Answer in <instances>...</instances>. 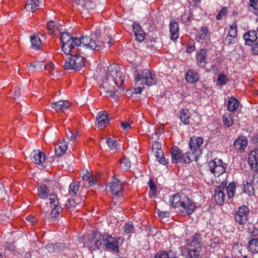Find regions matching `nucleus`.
Segmentation results:
<instances>
[{"mask_svg": "<svg viewBox=\"0 0 258 258\" xmlns=\"http://www.w3.org/2000/svg\"><path fill=\"white\" fill-rule=\"evenodd\" d=\"M133 27L136 40L140 42L143 41L145 37V33L142 30L140 25L138 23L135 22Z\"/></svg>", "mask_w": 258, "mask_h": 258, "instance_id": "obj_26", "label": "nucleus"}, {"mask_svg": "<svg viewBox=\"0 0 258 258\" xmlns=\"http://www.w3.org/2000/svg\"><path fill=\"white\" fill-rule=\"evenodd\" d=\"M31 47L36 50H38L42 46V42L37 34H34L30 37Z\"/></svg>", "mask_w": 258, "mask_h": 258, "instance_id": "obj_29", "label": "nucleus"}, {"mask_svg": "<svg viewBox=\"0 0 258 258\" xmlns=\"http://www.w3.org/2000/svg\"><path fill=\"white\" fill-rule=\"evenodd\" d=\"M66 136L69 139L72 141H76L78 137L77 134L71 130H68V131L66 132Z\"/></svg>", "mask_w": 258, "mask_h": 258, "instance_id": "obj_52", "label": "nucleus"}, {"mask_svg": "<svg viewBox=\"0 0 258 258\" xmlns=\"http://www.w3.org/2000/svg\"><path fill=\"white\" fill-rule=\"evenodd\" d=\"M228 11V7H222V9L220 10V12L216 15V19L217 20H221L224 16L226 15V14H227Z\"/></svg>", "mask_w": 258, "mask_h": 258, "instance_id": "obj_49", "label": "nucleus"}, {"mask_svg": "<svg viewBox=\"0 0 258 258\" xmlns=\"http://www.w3.org/2000/svg\"><path fill=\"white\" fill-rule=\"evenodd\" d=\"M223 121L224 125L227 127L231 126L233 123V120L230 114H225L223 116Z\"/></svg>", "mask_w": 258, "mask_h": 258, "instance_id": "obj_43", "label": "nucleus"}, {"mask_svg": "<svg viewBox=\"0 0 258 258\" xmlns=\"http://www.w3.org/2000/svg\"><path fill=\"white\" fill-rule=\"evenodd\" d=\"M181 20L183 23L188 24L192 20V15L190 11H185L181 16Z\"/></svg>", "mask_w": 258, "mask_h": 258, "instance_id": "obj_40", "label": "nucleus"}, {"mask_svg": "<svg viewBox=\"0 0 258 258\" xmlns=\"http://www.w3.org/2000/svg\"><path fill=\"white\" fill-rule=\"evenodd\" d=\"M248 163L250 165L252 169L258 171V150H253L251 151L248 157Z\"/></svg>", "mask_w": 258, "mask_h": 258, "instance_id": "obj_16", "label": "nucleus"}, {"mask_svg": "<svg viewBox=\"0 0 258 258\" xmlns=\"http://www.w3.org/2000/svg\"><path fill=\"white\" fill-rule=\"evenodd\" d=\"M81 177L84 180L87 181L90 186L97 183V178L93 176L87 170H83L80 173Z\"/></svg>", "mask_w": 258, "mask_h": 258, "instance_id": "obj_22", "label": "nucleus"}, {"mask_svg": "<svg viewBox=\"0 0 258 258\" xmlns=\"http://www.w3.org/2000/svg\"><path fill=\"white\" fill-rule=\"evenodd\" d=\"M121 126L125 131H128L131 128L130 124L127 122H122L121 123Z\"/></svg>", "mask_w": 258, "mask_h": 258, "instance_id": "obj_59", "label": "nucleus"}, {"mask_svg": "<svg viewBox=\"0 0 258 258\" xmlns=\"http://www.w3.org/2000/svg\"><path fill=\"white\" fill-rule=\"evenodd\" d=\"M191 154L189 153H185L184 155L183 154V157L182 158V160L185 163H189L192 161V159L190 157V155Z\"/></svg>", "mask_w": 258, "mask_h": 258, "instance_id": "obj_56", "label": "nucleus"}, {"mask_svg": "<svg viewBox=\"0 0 258 258\" xmlns=\"http://www.w3.org/2000/svg\"><path fill=\"white\" fill-rule=\"evenodd\" d=\"M102 238H103L101 233L93 232L88 236L84 245L91 251L99 249L102 246Z\"/></svg>", "mask_w": 258, "mask_h": 258, "instance_id": "obj_7", "label": "nucleus"}, {"mask_svg": "<svg viewBox=\"0 0 258 258\" xmlns=\"http://www.w3.org/2000/svg\"><path fill=\"white\" fill-rule=\"evenodd\" d=\"M218 81L221 86H223L228 82V79L223 74H219L218 76Z\"/></svg>", "mask_w": 258, "mask_h": 258, "instance_id": "obj_50", "label": "nucleus"}, {"mask_svg": "<svg viewBox=\"0 0 258 258\" xmlns=\"http://www.w3.org/2000/svg\"><path fill=\"white\" fill-rule=\"evenodd\" d=\"M119 164L121 169L128 170L131 167V162L128 158L124 157L119 160Z\"/></svg>", "mask_w": 258, "mask_h": 258, "instance_id": "obj_39", "label": "nucleus"}, {"mask_svg": "<svg viewBox=\"0 0 258 258\" xmlns=\"http://www.w3.org/2000/svg\"><path fill=\"white\" fill-rule=\"evenodd\" d=\"M109 78L106 77L103 78V82L102 83V88L104 91L109 94V96L114 98L115 100L118 99V91H116L114 85L113 83H109Z\"/></svg>", "mask_w": 258, "mask_h": 258, "instance_id": "obj_10", "label": "nucleus"}, {"mask_svg": "<svg viewBox=\"0 0 258 258\" xmlns=\"http://www.w3.org/2000/svg\"><path fill=\"white\" fill-rule=\"evenodd\" d=\"M154 258H178L176 256H171L165 251H161L157 253Z\"/></svg>", "mask_w": 258, "mask_h": 258, "instance_id": "obj_46", "label": "nucleus"}, {"mask_svg": "<svg viewBox=\"0 0 258 258\" xmlns=\"http://www.w3.org/2000/svg\"><path fill=\"white\" fill-rule=\"evenodd\" d=\"M185 79L187 82L194 83V72L192 71L189 70L187 72Z\"/></svg>", "mask_w": 258, "mask_h": 258, "instance_id": "obj_54", "label": "nucleus"}, {"mask_svg": "<svg viewBox=\"0 0 258 258\" xmlns=\"http://www.w3.org/2000/svg\"><path fill=\"white\" fill-rule=\"evenodd\" d=\"M239 106V101L237 99L234 97H231L229 99L227 104V109L230 111L232 112L236 110Z\"/></svg>", "mask_w": 258, "mask_h": 258, "instance_id": "obj_30", "label": "nucleus"}, {"mask_svg": "<svg viewBox=\"0 0 258 258\" xmlns=\"http://www.w3.org/2000/svg\"><path fill=\"white\" fill-rule=\"evenodd\" d=\"M196 141L197 147L200 148L201 145H203L204 143V139H203V138L199 137L196 139Z\"/></svg>", "mask_w": 258, "mask_h": 258, "instance_id": "obj_61", "label": "nucleus"}, {"mask_svg": "<svg viewBox=\"0 0 258 258\" xmlns=\"http://www.w3.org/2000/svg\"><path fill=\"white\" fill-rule=\"evenodd\" d=\"M32 161L37 164H41L45 161V155L40 150H34L31 154Z\"/></svg>", "mask_w": 258, "mask_h": 258, "instance_id": "obj_18", "label": "nucleus"}, {"mask_svg": "<svg viewBox=\"0 0 258 258\" xmlns=\"http://www.w3.org/2000/svg\"><path fill=\"white\" fill-rule=\"evenodd\" d=\"M44 69L48 71L50 73L52 74V72L54 70L55 66L52 63H49L43 65Z\"/></svg>", "mask_w": 258, "mask_h": 258, "instance_id": "obj_55", "label": "nucleus"}, {"mask_svg": "<svg viewBox=\"0 0 258 258\" xmlns=\"http://www.w3.org/2000/svg\"><path fill=\"white\" fill-rule=\"evenodd\" d=\"M70 105V103L67 100H59L52 103L51 107L56 112H63L68 109Z\"/></svg>", "mask_w": 258, "mask_h": 258, "instance_id": "obj_17", "label": "nucleus"}, {"mask_svg": "<svg viewBox=\"0 0 258 258\" xmlns=\"http://www.w3.org/2000/svg\"><path fill=\"white\" fill-rule=\"evenodd\" d=\"M80 185V181H73L69 186V194L72 196H76L79 190Z\"/></svg>", "mask_w": 258, "mask_h": 258, "instance_id": "obj_34", "label": "nucleus"}, {"mask_svg": "<svg viewBox=\"0 0 258 258\" xmlns=\"http://www.w3.org/2000/svg\"><path fill=\"white\" fill-rule=\"evenodd\" d=\"M236 186L235 182H231L229 184L226 189L228 199H230L233 197L236 190Z\"/></svg>", "mask_w": 258, "mask_h": 258, "instance_id": "obj_36", "label": "nucleus"}, {"mask_svg": "<svg viewBox=\"0 0 258 258\" xmlns=\"http://www.w3.org/2000/svg\"><path fill=\"white\" fill-rule=\"evenodd\" d=\"M206 53L205 49H202L198 51L196 54L197 64L200 68H204L206 64Z\"/></svg>", "mask_w": 258, "mask_h": 258, "instance_id": "obj_19", "label": "nucleus"}, {"mask_svg": "<svg viewBox=\"0 0 258 258\" xmlns=\"http://www.w3.org/2000/svg\"><path fill=\"white\" fill-rule=\"evenodd\" d=\"M172 160L173 163H179L182 161L183 154L180 150L176 146L173 147L170 150Z\"/></svg>", "mask_w": 258, "mask_h": 258, "instance_id": "obj_20", "label": "nucleus"}, {"mask_svg": "<svg viewBox=\"0 0 258 258\" xmlns=\"http://www.w3.org/2000/svg\"><path fill=\"white\" fill-rule=\"evenodd\" d=\"M26 219L31 222V223H35L37 222V218H36L35 217L33 216H31V215H29L28 216H27V217L26 218Z\"/></svg>", "mask_w": 258, "mask_h": 258, "instance_id": "obj_62", "label": "nucleus"}, {"mask_svg": "<svg viewBox=\"0 0 258 258\" xmlns=\"http://www.w3.org/2000/svg\"><path fill=\"white\" fill-rule=\"evenodd\" d=\"M158 161L163 165H166L167 163V162L165 158L163 156L162 157H161V158H159V159H158Z\"/></svg>", "mask_w": 258, "mask_h": 258, "instance_id": "obj_63", "label": "nucleus"}, {"mask_svg": "<svg viewBox=\"0 0 258 258\" xmlns=\"http://www.w3.org/2000/svg\"><path fill=\"white\" fill-rule=\"evenodd\" d=\"M169 31L171 39L174 40L178 38L179 26L176 22L172 21L170 23Z\"/></svg>", "mask_w": 258, "mask_h": 258, "instance_id": "obj_25", "label": "nucleus"}, {"mask_svg": "<svg viewBox=\"0 0 258 258\" xmlns=\"http://www.w3.org/2000/svg\"><path fill=\"white\" fill-rule=\"evenodd\" d=\"M119 66L115 63L110 64L107 68V72H106L105 75L102 77L105 78L108 77L109 78V83H111L115 84L118 89H120L124 83V77L122 72L119 70Z\"/></svg>", "mask_w": 258, "mask_h": 258, "instance_id": "obj_3", "label": "nucleus"}, {"mask_svg": "<svg viewBox=\"0 0 258 258\" xmlns=\"http://www.w3.org/2000/svg\"><path fill=\"white\" fill-rule=\"evenodd\" d=\"M77 50L71 52V57L65 60L63 68L65 69L79 70L85 64V58L80 55L74 54Z\"/></svg>", "mask_w": 258, "mask_h": 258, "instance_id": "obj_5", "label": "nucleus"}, {"mask_svg": "<svg viewBox=\"0 0 258 258\" xmlns=\"http://www.w3.org/2000/svg\"><path fill=\"white\" fill-rule=\"evenodd\" d=\"M38 195L40 198L45 199L49 195V189L45 184H41L38 188Z\"/></svg>", "mask_w": 258, "mask_h": 258, "instance_id": "obj_31", "label": "nucleus"}, {"mask_svg": "<svg viewBox=\"0 0 258 258\" xmlns=\"http://www.w3.org/2000/svg\"><path fill=\"white\" fill-rule=\"evenodd\" d=\"M210 171L215 176H219L225 172L226 166L223 164L222 161L216 158L208 163Z\"/></svg>", "mask_w": 258, "mask_h": 258, "instance_id": "obj_8", "label": "nucleus"}, {"mask_svg": "<svg viewBox=\"0 0 258 258\" xmlns=\"http://www.w3.org/2000/svg\"><path fill=\"white\" fill-rule=\"evenodd\" d=\"M21 94L20 89L19 88H15L13 91L11 92V95L14 96L15 98H18Z\"/></svg>", "mask_w": 258, "mask_h": 258, "instance_id": "obj_57", "label": "nucleus"}, {"mask_svg": "<svg viewBox=\"0 0 258 258\" xmlns=\"http://www.w3.org/2000/svg\"><path fill=\"white\" fill-rule=\"evenodd\" d=\"M202 238L198 234L195 235V258L199 256V253L201 249Z\"/></svg>", "mask_w": 258, "mask_h": 258, "instance_id": "obj_28", "label": "nucleus"}, {"mask_svg": "<svg viewBox=\"0 0 258 258\" xmlns=\"http://www.w3.org/2000/svg\"><path fill=\"white\" fill-rule=\"evenodd\" d=\"M243 38L245 41V44L248 45H252L253 42L258 40V36L255 31H249L246 33Z\"/></svg>", "mask_w": 258, "mask_h": 258, "instance_id": "obj_23", "label": "nucleus"}, {"mask_svg": "<svg viewBox=\"0 0 258 258\" xmlns=\"http://www.w3.org/2000/svg\"><path fill=\"white\" fill-rule=\"evenodd\" d=\"M249 212L247 206L243 205L239 207L235 215V222L239 225L245 224L248 221Z\"/></svg>", "mask_w": 258, "mask_h": 258, "instance_id": "obj_9", "label": "nucleus"}, {"mask_svg": "<svg viewBox=\"0 0 258 258\" xmlns=\"http://www.w3.org/2000/svg\"><path fill=\"white\" fill-rule=\"evenodd\" d=\"M226 186V183L223 182L215 190L214 197L216 203L218 205H222L225 201V187Z\"/></svg>", "mask_w": 258, "mask_h": 258, "instance_id": "obj_11", "label": "nucleus"}, {"mask_svg": "<svg viewBox=\"0 0 258 258\" xmlns=\"http://www.w3.org/2000/svg\"><path fill=\"white\" fill-rule=\"evenodd\" d=\"M106 143L111 150L116 151L119 148V144L116 140L108 138L106 140Z\"/></svg>", "mask_w": 258, "mask_h": 258, "instance_id": "obj_37", "label": "nucleus"}, {"mask_svg": "<svg viewBox=\"0 0 258 258\" xmlns=\"http://www.w3.org/2000/svg\"><path fill=\"white\" fill-rule=\"evenodd\" d=\"M135 229L134 226L131 222L128 221L123 226V231L124 234L132 233Z\"/></svg>", "mask_w": 258, "mask_h": 258, "instance_id": "obj_42", "label": "nucleus"}, {"mask_svg": "<svg viewBox=\"0 0 258 258\" xmlns=\"http://www.w3.org/2000/svg\"><path fill=\"white\" fill-rule=\"evenodd\" d=\"M100 31L96 30L91 36H81L74 37L71 33H62L60 37L61 49L66 54L77 50L80 54H85L87 49L99 50L105 47V42L101 39Z\"/></svg>", "mask_w": 258, "mask_h": 258, "instance_id": "obj_1", "label": "nucleus"}, {"mask_svg": "<svg viewBox=\"0 0 258 258\" xmlns=\"http://www.w3.org/2000/svg\"><path fill=\"white\" fill-rule=\"evenodd\" d=\"M237 26L236 23L230 25L227 37L225 40L230 44H234L236 42L237 35Z\"/></svg>", "mask_w": 258, "mask_h": 258, "instance_id": "obj_15", "label": "nucleus"}, {"mask_svg": "<svg viewBox=\"0 0 258 258\" xmlns=\"http://www.w3.org/2000/svg\"><path fill=\"white\" fill-rule=\"evenodd\" d=\"M248 232L252 236H256L258 234V229L253 225L250 224L248 228Z\"/></svg>", "mask_w": 258, "mask_h": 258, "instance_id": "obj_51", "label": "nucleus"}, {"mask_svg": "<svg viewBox=\"0 0 258 258\" xmlns=\"http://www.w3.org/2000/svg\"><path fill=\"white\" fill-rule=\"evenodd\" d=\"M194 241V239L190 240L188 239L186 241V244L185 245V250L187 253L186 256V258H193L194 249L192 247V243Z\"/></svg>", "mask_w": 258, "mask_h": 258, "instance_id": "obj_35", "label": "nucleus"}, {"mask_svg": "<svg viewBox=\"0 0 258 258\" xmlns=\"http://www.w3.org/2000/svg\"><path fill=\"white\" fill-rule=\"evenodd\" d=\"M234 145L238 151L242 152L247 145V140L245 137H240L236 139Z\"/></svg>", "mask_w": 258, "mask_h": 258, "instance_id": "obj_21", "label": "nucleus"}, {"mask_svg": "<svg viewBox=\"0 0 258 258\" xmlns=\"http://www.w3.org/2000/svg\"><path fill=\"white\" fill-rule=\"evenodd\" d=\"M247 248L252 253H258V238L250 240L248 242Z\"/></svg>", "mask_w": 258, "mask_h": 258, "instance_id": "obj_33", "label": "nucleus"}, {"mask_svg": "<svg viewBox=\"0 0 258 258\" xmlns=\"http://www.w3.org/2000/svg\"><path fill=\"white\" fill-rule=\"evenodd\" d=\"M110 190L111 193L118 197H122L123 184L120 183L117 179H114L109 183Z\"/></svg>", "mask_w": 258, "mask_h": 258, "instance_id": "obj_13", "label": "nucleus"}, {"mask_svg": "<svg viewBox=\"0 0 258 258\" xmlns=\"http://www.w3.org/2000/svg\"><path fill=\"white\" fill-rule=\"evenodd\" d=\"M148 184L151 191L150 194L153 196H155L157 188L152 178L150 179Z\"/></svg>", "mask_w": 258, "mask_h": 258, "instance_id": "obj_47", "label": "nucleus"}, {"mask_svg": "<svg viewBox=\"0 0 258 258\" xmlns=\"http://www.w3.org/2000/svg\"><path fill=\"white\" fill-rule=\"evenodd\" d=\"M46 248L50 253L57 252L61 250H63L65 248V246L63 244L59 242L55 243H49L46 246Z\"/></svg>", "mask_w": 258, "mask_h": 258, "instance_id": "obj_27", "label": "nucleus"}, {"mask_svg": "<svg viewBox=\"0 0 258 258\" xmlns=\"http://www.w3.org/2000/svg\"><path fill=\"white\" fill-rule=\"evenodd\" d=\"M59 26V25H55L53 21H49L47 24V28L49 31V34H53L55 29L58 28Z\"/></svg>", "mask_w": 258, "mask_h": 258, "instance_id": "obj_45", "label": "nucleus"}, {"mask_svg": "<svg viewBox=\"0 0 258 258\" xmlns=\"http://www.w3.org/2000/svg\"><path fill=\"white\" fill-rule=\"evenodd\" d=\"M136 85L153 86L156 84L157 79L154 73L149 70L144 69L141 72L138 73L135 78Z\"/></svg>", "mask_w": 258, "mask_h": 258, "instance_id": "obj_4", "label": "nucleus"}, {"mask_svg": "<svg viewBox=\"0 0 258 258\" xmlns=\"http://www.w3.org/2000/svg\"><path fill=\"white\" fill-rule=\"evenodd\" d=\"M152 149L153 150L154 149H156L157 150H160L161 149V145H159L158 143H155L154 144H153L152 146Z\"/></svg>", "mask_w": 258, "mask_h": 258, "instance_id": "obj_64", "label": "nucleus"}, {"mask_svg": "<svg viewBox=\"0 0 258 258\" xmlns=\"http://www.w3.org/2000/svg\"><path fill=\"white\" fill-rule=\"evenodd\" d=\"M39 6L38 0H27L25 9L29 12H34L38 9Z\"/></svg>", "mask_w": 258, "mask_h": 258, "instance_id": "obj_32", "label": "nucleus"}, {"mask_svg": "<svg viewBox=\"0 0 258 258\" xmlns=\"http://www.w3.org/2000/svg\"><path fill=\"white\" fill-rule=\"evenodd\" d=\"M202 154V151L201 149H196L195 147V161H197L199 156Z\"/></svg>", "mask_w": 258, "mask_h": 258, "instance_id": "obj_58", "label": "nucleus"}, {"mask_svg": "<svg viewBox=\"0 0 258 258\" xmlns=\"http://www.w3.org/2000/svg\"><path fill=\"white\" fill-rule=\"evenodd\" d=\"M68 148V144L62 139L55 147V153L58 157L63 155Z\"/></svg>", "mask_w": 258, "mask_h": 258, "instance_id": "obj_24", "label": "nucleus"}, {"mask_svg": "<svg viewBox=\"0 0 258 258\" xmlns=\"http://www.w3.org/2000/svg\"><path fill=\"white\" fill-rule=\"evenodd\" d=\"M249 10L258 16V0H249Z\"/></svg>", "mask_w": 258, "mask_h": 258, "instance_id": "obj_38", "label": "nucleus"}, {"mask_svg": "<svg viewBox=\"0 0 258 258\" xmlns=\"http://www.w3.org/2000/svg\"><path fill=\"white\" fill-rule=\"evenodd\" d=\"M242 245L240 244L238 242H236L234 243L232 247V251L233 252H235L237 250L238 251H239L238 249L241 247Z\"/></svg>", "mask_w": 258, "mask_h": 258, "instance_id": "obj_60", "label": "nucleus"}, {"mask_svg": "<svg viewBox=\"0 0 258 258\" xmlns=\"http://www.w3.org/2000/svg\"><path fill=\"white\" fill-rule=\"evenodd\" d=\"M78 204V203H77L73 199H68L66 203L65 207L69 210H72L75 208Z\"/></svg>", "mask_w": 258, "mask_h": 258, "instance_id": "obj_48", "label": "nucleus"}, {"mask_svg": "<svg viewBox=\"0 0 258 258\" xmlns=\"http://www.w3.org/2000/svg\"><path fill=\"white\" fill-rule=\"evenodd\" d=\"M169 202L174 208L181 207V212L184 215H190L194 212V205L191 199L185 197L184 194H175L172 196Z\"/></svg>", "mask_w": 258, "mask_h": 258, "instance_id": "obj_2", "label": "nucleus"}, {"mask_svg": "<svg viewBox=\"0 0 258 258\" xmlns=\"http://www.w3.org/2000/svg\"><path fill=\"white\" fill-rule=\"evenodd\" d=\"M50 204L52 208L51 215L53 217H56L61 212L62 208L59 206L58 199L54 194L49 195Z\"/></svg>", "mask_w": 258, "mask_h": 258, "instance_id": "obj_12", "label": "nucleus"}, {"mask_svg": "<svg viewBox=\"0 0 258 258\" xmlns=\"http://www.w3.org/2000/svg\"><path fill=\"white\" fill-rule=\"evenodd\" d=\"M102 246L106 249H111L114 252H119V245L122 244L123 238L121 237H113L108 233L102 234Z\"/></svg>", "mask_w": 258, "mask_h": 258, "instance_id": "obj_6", "label": "nucleus"}, {"mask_svg": "<svg viewBox=\"0 0 258 258\" xmlns=\"http://www.w3.org/2000/svg\"><path fill=\"white\" fill-rule=\"evenodd\" d=\"M82 6L89 12L93 11L95 7V5L91 0H83Z\"/></svg>", "mask_w": 258, "mask_h": 258, "instance_id": "obj_44", "label": "nucleus"}, {"mask_svg": "<svg viewBox=\"0 0 258 258\" xmlns=\"http://www.w3.org/2000/svg\"><path fill=\"white\" fill-rule=\"evenodd\" d=\"M208 33V30L205 27H202L197 32L196 37L201 39H205Z\"/></svg>", "mask_w": 258, "mask_h": 258, "instance_id": "obj_41", "label": "nucleus"}, {"mask_svg": "<svg viewBox=\"0 0 258 258\" xmlns=\"http://www.w3.org/2000/svg\"><path fill=\"white\" fill-rule=\"evenodd\" d=\"M180 118L181 121L185 124L189 123V117L188 115L185 113L184 110H182L181 111Z\"/></svg>", "mask_w": 258, "mask_h": 258, "instance_id": "obj_53", "label": "nucleus"}, {"mask_svg": "<svg viewBox=\"0 0 258 258\" xmlns=\"http://www.w3.org/2000/svg\"><path fill=\"white\" fill-rule=\"evenodd\" d=\"M109 122L108 115L105 111H101L98 113V117L96 119L95 123L99 128H104Z\"/></svg>", "mask_w": 258, "mask_h": 258, "instance_id": "obj_14", "label": "nucleus"}]
</instances>
